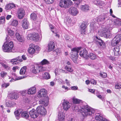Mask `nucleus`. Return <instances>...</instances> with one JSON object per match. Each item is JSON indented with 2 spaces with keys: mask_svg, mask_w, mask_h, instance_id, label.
<instances>
[{
  "mask_svg": "<svg viewBox=\"0 0 121 121\" xmlns=\"http://www.w3.org/2000/svg\"><path fill=\"white\" fill-rule=\"evenodd\" d=\"M48 97L46 96L44 97L43 100H40L39 101V104H41V106L40 105L38 106L36 110L32 109L29 112L30 117L32 118H35L38 116L39 114L45 115L46 114L47 111L43 106L45 107L47 106L48 104Z\"/></svg>",
  "mask_w": 121,
  "mask_h": 121,
  "instance_id": "1",
  "label": "nucleus"
},
{
  "mask_svg": "<svg viewBox=\"0 0 121 121\" xmlns=\"http://www.w3.org/2000/svg\"><path fill=\"white\" fill-rule=\"evenodd\" d=\"M77 110L78 111H80V112L82 113L84 117L92 115L95 112L93 109L88 106L87 105H84L81 107L80 110L79 109H78Z\"/></svg>",
  "mask_w": 121,
  "mask_h": 121,
  "instance_id": "2",
  "label": "nucleus"
},
{
  "mask_svg": "<svg viewBox=\"0 0 121 121\" xmlns=\"http://www.w3.org/2000/svg\"><path fill=\"white\" fill-rule=\"evenodd\" d=\"M81 47H76L71 49V57L73 61L75 63L77 62V59L78 57V53L80 50Z\"/></svg>",
  "mask_w": 121,
  "mask_h": 121,
  "instance_id": "3",
  "label": "nucleus"
},
{
  "mask_svg": "<svg viewBox=\"0 0 121 121\" xmlns=\"http://www.w3.org/2000/svg\"><path fill=\"white\" fill-rule=\"evenodd\" d=\"M14 46L13 43L11 41L9 42H5L4 44L3 45V51L5 52H10L12 51L13 49Z\"/></svg>",
  "mask_w": 121,
  "mask_h": 121,
  "instance_id": "4",
  "label": "nucleus"
},
{
  "mask_svg": "<svg viewBox=\"0 0 121 121\" xmlns=\"http://www.w3.org/2000/svg\"><path fill=\"white\" fill-rule=\"evenodd\" d=\"M110 23L108 26V28L110 30L112 29V27H118L121 26V20L117 19L113 21L111 20Z\"/></svg>",
  "mask_w": 121,
  "mask_h": 121,
  "instance_id": "5",
  "label": "nucleus"
},
{
  "mask_svg": "<svg viewBox=\"0 0 121 121\" xmlns=\"http://www.w3.org/2000/svg\"><path fill=\"white\" fill-rule=\"evenodd\" d=\"M72 3L71 0H61L59 5L61 7L67 8H68Z\"/></svg>",
  "mask_w": 121,
  "mask_h": 121,
  "instance_id": "6",
  "label": "nucleus"
},
{
  "mask_svg": "<svg viewBox=\"0 0 121 121\" xmlns=\"http://www.w3.org/2000/svg\"><path fill=\"white\" fill-rule=\"evenodd\" d=\"M95 41L96 43L99 46L100 48L101 49H104L106 48L105 44L101 38L97 36L96 37Z\"/></svg>",
  "mask_w": 121,
  "mask_h": 121,
  "instance_id": "7",
  "label": "nucleus"
},
{
  "mask_svg": "<svg viewBox=\"0 0 121 121\" xmlns=\"http://www.w3.org/2000/svg\"><path fill=\"white\" fill-rule=\"evenodd\" d=\"M31 69L32 72L33 73H36L44 71L45 69V68L42 66L36 65L35 66H34V67Z\"/></svg>",
  "mask_w": 121,
  "mask_h": 121,
  "instance_id": "8",
  "label": "nucleus"
},
{
  "mask_svg": "<svg viewBox=\"0 0 121 121\" xmlns=\"http://www.w3.org/2000/svg\"><path fill=\"white\" fill-rule=\"evenodd\" d=\"M17 15L19 19H22L25 15V10L22 8H18L17 11Z\"/></svg>",
  "mask_w": 121,
  "mask_h": 121,
  "instance_id": "9",
  "label": "nucleus"
},
{
  "mask_svg": "<svg viewBox=\"0 0 121 121\" xmlns=\"http://www.w3.org/2000/svg\"><path fill=\"white\" fill-rule=\"evenodd\" d=\"M79 51V53L80 56L82 57L86 58L87 57L88 52L85 49H81Z\"/></svg>",
  "mask_w": 121,
  "mask_h": 121,
  "instance_id": "10",
  "label": "nucleus"
},
{
  "mask_svg": "<svg viewBox=\"0 0 121 121\" xmlns=\"http://www.w3.org/2000/svg\"><path fill=\"white\" fill-rule=\"evenodd\" d=\"M37 47L38 48V50L39 49V47L38 46H35V45L33 44H31L30 45V47L28 48V51L29 53L31 54H33L35 52V50L34 47H35V48Z\"/></svg>",
  "mask_w": 121,
  "mask_h": 121,
  "instance_id": "11",
  "label": "nucleus"
},
{
  "mask_svg": "<svg viewBox=\"0 0 121 121\" xmlns=\"http://www.w3.org/2000/svg\"><path fill=\"white\" fill-rule=\"evenodd\" d=\"M69 13L73 15L76 16L78 13L77 9L74 7H71L69 9Z\"/></svg>",
  "mask_w": 121,
  "mask_h": 121,
  "instance_id": "12",
  "label": "nucleus"
},
{
  "mask_svg": "<svg viewBox=\"0 0 121 121\" xmlns=\"http://www.w3.org/2000/svg\"><path fill=\"white\" fill-rule=\"evenodd\" d=\"M105 30H103L102 31V35L104 37L106 38H110L111 37L112 35L110 31L109 30H106V29H105Z\"/></svg>",
  "mask_w": 121,
  "mask_h": 121,
  "instance_id": "13",
  "label": "nucleus"
},
{
  "mask_svg": "<svg viewBox=\"0 0 121 121\" xmlns=\"http://www.w3.org/2000/svg\"><path fill=\"white\" fill-rule=\"evenodd\" d=\"M95 118L97 121H109L105 118H103L101 114L98 113L96 114Z\"/></svg>",
  "mask_w": 121,
  "mask_h": 121,
  "instance_id": "14",
  "label": "nucleus"
},
{
  "mask_svg": "<svg viewBox=\"0 0 121 121\" xmlns=\"http://www.w3.org/2000/svg\"><path fill=\"white\" fill-rule=\"evenodd\" d=\"M18 98V94L15 92L10 93L9 96V98L11 100L17 99Z\"/></svg>",
  "mask_w": 121,
  "mask_h": 121,
  "instance_id": "15",
  "label": "nucleus"
},
{
  "mask_svg": "<svg viewBox=\"0 0 121 121\" xmlns=\"http://www.w3.org/2000/svg\"><path fill=\"white\" fill-rule=\"evenodd\" d=\"M62 104L64 109L66 111L67 110L70 108L69 103L65 99L64 100Z\"/></svg>",
  "mask_w": 121,
  "mask_h": 121,
  "instance_id": "16",
  "label": "nucleus"
},
{
  "mask_svg": "<svg viewBox=\"0 0 121 121\" xmlns=\"http://www.w3.org/2000/svg\"><path fill=\"white\" fill-rule=\"evenodd\" d=\"M55 47V44L53 41H50L48 45V51L50 52L53 50Z\"/></svg>",
  "mask_w": 121,
  "mask_h": 121,
  "instance_id": "17",
  "label": "nucleus"
},
{
  "mask_svg": "<svg viewBox=\"0 0 121 121\" xmlns=\"http://www.w3.org/2000/svg\"><path fill=\"white\" fill-rule=\"evenodd\" d=\"M22 27L25 29H27L29 25V23L28 21L26 19H23L22 22Z\"/></svg>",
  "mask_w": 121,
  "mask_h": 121,
  "instance_id": "18",
  "label": "nucleus"
},
{
  "mask_svg": "<svg viewBox=\"0 0 121 121\" xmlns=\"http://www.w3.org/2000/svg\"><path fill=\"white\" fill-rule=\"evenodd\" d=\"M86 24L83 23H82L80 26V31L82 35H84L85 34L86 28Z\"/></svg>",
  "mask_w": 121,
  "mask_h": 121,
  "instance_id": "19",
  "label": "nucleus"
},
{
  "mask_svg": "<svg viewBox=\"0 0 121 121\" xmlns=\"http://www.w3.org/2000/svg\"><path fill=\"white\" fill-rule=\"evenodd\" d=\"M65 114L62 112H59L58 115V119L59 121H63L65 119Z\"/></svg>",
  "mask_w": 121,
  "mask_h": 121,
  "instance_id": "20",
  "label": "nucleus"
},
{
  "mask_svg": "<svg viewBox=\"0 0 121 121\" xmlns=\"http://www.w3.org/2000/svg\"><path fill=\"white\" fill-rule=\"evenodd\" d=\"M36 92V89L35 86H33L29 89L27 91V93L28 94L33 95Z\"/></svg>",
  "mask_w": 121,
  "mask_h": 121,
  "instance_id": "21",
  "label": "nucleus"
},
{
  "mask_svg": "<svg viewBox=\"0 0 121 121\" xmlns=\"http://www.w3.org/2000/svg\"><path fill=\"white\" fill-rule=\"evenodd\" d=\"M108 19L107 16L105 14L99 16L98 18V21L100 22H103L106 20Z\"/></svg>",
  "mask_w": 121,
  "mask_h": 121,
  "instance_id": "22",
  "label": "nucleus"
},
{
  "mask_svg": "<svg viewBox=\"0 0 121 121\" xmlns=\"http://www.w3.org/2000/svg\"><path fill=\"white\" fill-rule=\"evenodd\" d=\"M5 105L7 107L11 108L16 105V103L13 102L9 101L6 102Z\"/></svg>",
  "mask_w": 121,
  "mask_h": 121,
  "instance_id": "23",
  "label": "nucleus"
},
{
  "mask_svg": "<svg viewBox=\"0 0 121 121\" xmlns=\"http://www.w3.org/2000/svg\"><path fill=\"white\" fill-rule=\"evenodd\" d=\"M46 94L45 90L44 89H41L38 92V95L40 97H44Z\"/></svg>",
  "mask_w": 121,
  "mask_h": 121,
  "instance_id": "24",
  "label": "nucleus"
},
{
  "mask_svg": "<svg viewBox=\"0 0 121 121\" xmlns=\"http://www.w3.org/2000/svg\"><path fill=\"white\" fill-rule=\"evenodd\" d=\"M15 4L13 3H9L7 4L5 6V9L6 10H10L15 7Z\"/></svg>",
  "mask_w": 121,
  "mask_h": 121,
  "instance_id": "25",
  "label": "nucleus"
},
{
  "mask_svg": "<svg viewBox=\"0 0 121 121\" xmlns=\"http://www.w3.org/2000/svg\"><path fill=\"white\" fill-rule=\"evenodd\" d=\"M17 61L22 62V59H20L19 56H18L16 58L11 59L10 62L13 64H16L17 63Z\"/></svg>",
  "mask_w": 121,
  "mask_h": 121,
  "instance_id": "26",
  "label": "nucleus"
},
{
  "mask_svg": "<svg viewBox=\"0 0 121 121\" xmlns=\"http://www.w3.org/2000/svg\"><path fill=\"white\" fill-rule=\"evenodd\" d=\"M33 40L35 41H39V35L35 33H33Z\"/></svg>",
  "mask_w": 121,
  "mask_h": 121,
  "instance_id": "27",
  "label": "nucleus"
},
{
  "mask_svg": "<svg viewBox=\"0 0 121 121\" xmlns=\"http://www.w3.org/2000/svg\"><path fill=\"white\" fill-rule=\"evenodd\" d=\"M81 9L83 11L86 12L89 10V6L87 5H82L81 6Z\"/></svg>",
  "mask_w": 121,
  "mask_h": 121,
  "instance_id": "28",
  "label": "nucleus"
},
{
  "mask_svg": "<svg viewBox=\"0 0 121 121\" xmlns=\"http://www.w3.org/2000/svg\"><path fill=\"white\" fill-rule=\"evenodd\" d=\"M16 37L17 40L21 42H23L24 41V38L20 35L18 33H16Z\"/></svg>",
  "mask_w": 121,
  "mask_h": 121,
  "instance_id": "29",
  "label": "nucleus"
},
{
  "mask_svg": "<svg viewBox=\"0 0 121 121\" xmlns=\"http://www.w3.org/2000/svg\"><path fill=\"white\" fill-rule=\"evenodd\" d=\"M118 43L121 40V34H118L113 39Z\"/></svg>",
  "mask_w": 121,
  "mask_h": 121,
  "instance_id": "30",
  "label": "nucleus"
},
{
  "mask_svg": "<svg viewBox=\"0 0 121 121\" xmlns=\"http://www.w3.org/2000/svg\"><path fill=\"white\" fill-rule=\"evenodd\" d=\"M30 18L31 20L34 21H36L37 18L36 14L35 13H32L30 15Z\"/></svg>",
  "mask_w": 121,
  "mask_h": 121,
  "instance_id": "31",
  "label": "nucleus"
},
{
  "mask_svg": "<svg viewBox=\"0 0 121 121\" xmlns=\"http://www.w3.org/2000/svg\"><path fill=\"white\" fill-rule=\"evenodd\" d=\"M120 50V48L119 46H115L114 48L113 49V51L114 54L117 55L119 54V52Z\"/></svg>",
  "mask_w": 121,
  "mask_h": 121,
  "instance_id": "32",
  "label": "nucleus"
},
{
  "mask_svg": "<svg viewBox=\"0 0 121 121\" xmlns=\"http://www.w3.org/2000/svg\"><path fill=\"white\" fill-rule=\"evenodd\" d=\"M26 66H24L22 67L20 71V74L23 75L26 74Z\"/></svg>",
  "mask_w": 121,
  "mask_h": 121,
  "instance_id": "33",
  "label": "nucleus"
},
{
  "mask_svg": "<svg viewBox=\"0 0 121 121\" xmlns=\"http://www.w3.org/2000/svg\"><path fill=\"white\" fill-rule=\"evenodd\" d=\"M21 116L22 117L26 119H27L29 116L28 114L26 112H21Z\"/></svg>",
  "mask_w": 121,
  "mask_h": 121,
  "instance_id": "34",
  "label": "nucleus"
},
{
  "mask_svg": "<svg viewBox=\"0 0 121 121\" xmlns=\"http://www.w3.org/2000/svg\"><path fill=\"white\" fill-rule=\"evenodd\" d=\"M21 111L19 112V110H17L14 112V114L16 119L18 120L20 118V114H21Z\"/></svg>",
  "mask_w": 121,
  "mask_h": 121,
  "instance_id": "35",
  "label": "nucleus"
},
{
  "mask_svg": "<svg viewBox=\"0 0 121 121\" xmlns=\"http://www.w3.org/2000/svg\"><path fill=\"white\" fill-rule=\"evenodd\" d=\"M73 101L74 103L76 104H78L82 102V100L75 98H73Z\"/></svg>",
  "mask_w": 121,
  "mask_h": 121,
  "instance_id": "36",
  "label": "nucleus"
},
{
  "mask_svg": "<svg viewBox=\"0 0 121 121\" xmlns=\"http://www.w3.org/2000/svg\"><path fill=\"white\" fill-rule=\"evenodd\" d=\"M95 4L97 5L102 6L104 4L103 1L101 0H96L95 2Z\"/></svg>",
  "mask_w": 121,
  "mask_h": 121,
  "instance_id": "37",
  "label": "nucleus"
},
{
  "mask_svg": "<svg viewBox=\"0 0 121 121\" xmlns=\"http://www.w3.org/2000/svg\"><path fill=\"white\" fill-rule=\"evenodd\" d=\"M89 58L92 60H94L97 58V56L95 54L91 53L89 56Z\"/></svg>",
  "mask_w": 121,
  "mask_h": 121,
  "instance_id": "38",
  "label": "nucleus"
},
{
  "mask_svg": "<svg viewBox=\"0 0 121 121\" xmlns=\"http://www.w3.org/2000/svg\"><path fill=\"white\" fill-rule=\"evenodd\" d=\"M65 69L67 71L71 72L73 71V69L69 66L66 65L65 67Z\"/></svg>",
  "mask_w": 121,
  "mask_h": 121,
  "instance_id": "39",
  "label": "nucleus"
},
{
  "mask_svg": "<svg viewBox=\"0 0 121 121\" xmlns=\"http://www.w3.org/2000/svg\"><path fill=\"white\" fill-rule=\"evenodd\" d=\"M1 64L4 67V68L7 70H9L10 69V67L8 65H7L3 63H1Z\"/></svg>",
  "mask_w": 121,
  "mask_h": 121,
  "instance_id": "40",
  "label": "nucleus"
},
{
  "mask_svg": "<svg viewBox=\"0 0 121 121\" xmlns=\"http://www.w3.org/2000/svg\"><path fill=\"white\" fill-rule=\"evenodd\" d=\"M18 24V21L17 20H14L12 21L11 25L14 26H16Z\"/></svg>",
  "mask_w": 121,
  "mask_h": 121,
  "instance_id": "41",
  "label": "nucleus"
},
{
  "mask_svg": "<svg viewBox=\"0 0 121 121\" xmlns=\"http://www.w3.org/2000/svg\"><path fill=\"white\" fill-rule=\"evenodd\" d=\"M40 63L42 65H44L49 64V62L46 59H44Z\"/></svg>",
  "mask_w": 121,
  "mask_h": 121,
  "instance_id": "42",
  "label": "nucleus"
},
{
  "mask_svg": "<svg viewBox=\"0 0 121 121\" xmlns=\"http://www.w3.org/2000/svg\"><path fill=\"white\" fill-rule=\"evenodd\" d=\"M44 78L45 79H48L50 78V76L49 73L47 72H46L44 73Z\"/></svg>",
  "mask_w": 121,
  "mask_h": 121,
  "instance_id": "43",
  "label": "nucleus"
},
{
  "mask_svg": "<svg viewBox=\"0 0 121 121\" xmlns=\"http://www.w3.org/2000/svg\"><path fill=\"white\" fill-rule=\"evenodd\" d=\"M111 44L112 46H114L118 45V43L113 39L111 41Z\"/></svg>",
  "mask_w": 121,
  "mask_h": 121,
  "instance_id": "44",
  "label": "nucleus"
},
{
  "mask_svg": "<svg viewBox=\"0 0 121 121\" xmlns=\"http://www.w3.org/2000/svg\"><path fill=\"white\" fill-rule=\"evenodd\" d=\"M5 18L4 17H0V24H3L5 23Z\"/></svg>",
  "mask_w": 121,
  "mask_h": 121,
  "instance_id": "45",
  "label": "nucleus"
},
{
  "mask_svg": "<svg viewBox=\"0 0 121 121\" xmlns=\"http://www.w3.org/2000/svg\"><path fill=\"white\" fill-rule=\"evenodd\" d=\"M115 88L117 89H119L121 88V83H117L115 86Z\"/></svg>",
  "mask_w": 121,
  "mask_h": 121,
  "instance_id": "46",
  "label": "nucleus"
},
{
  "mask_svg": "<svg viewBox=\"0 0 121 121\" xmlns=\"http://www.w3.org/2000/svg\"><path fill=\"white\" fill-rule=\"evenodd\" d=\"M33 34H30L28 35L27 37V39L29 40H33Z\"/></svg>",
  "mask_w": 121,
  "mask_h": 121,
  "instance_id": "47",
  "label": "nucleus"
},
{
  "mask_svg": "<svg viewBox=\"0 0 121 121\" xmlns=\"http://www.w3.org/2000/svg\"><path fill=\"white\" fill-rule=\"evenodd\" d=\"M45 3L47 4H52L54 2V0H44Z\"/></svg>",
  "mask_w": 121,
  "mask_h": 121,
  "instance_id": "48",
  "label": "nucleus"
},
{
  "mask_svg": "<svg viewBox=\"0 0 121 121\" xmlns=\"http://www.w3.org/2000/svg\"><path fill=\"white\" fill-rule=\"evenodd\" d=\"M8 33L9 35H10V36H13L14 34V31L11 30H9L8 31Z\"/></svg>",
  "mask_w": 121,
  "mask_h": 121,
  "instance_id": "49",
  "label": "nucleus"
},
{
  "mask_svg": "<svg viewBox=\"0 0 121 121\" xmlns=\"http://www.w3.org/2000/svg\"><path fill=\"white\" fill-rule=\"evenodd\" d=\"M100 76L102 77L105 78L107 77V74L106 73L103 72H102L100 73Z\"/></svg>",
  "mask_w": 121,
  "mask_h": 121,
  "instance_id": "50",
  "label": "nucleus"
},
{
  "mask_svg": "<svg viewBox=\"0 0 121 121\" xmlns=\"http://www.w3.org/2000/svg\"><path fill=\"white\" fill-rule=\"evenodd\" d=\"M9 85V83H4L1 86L5 88L8 86Z\"/></svg>",
  "mask_w": 121,
  "mask_h": 121,
  "instance_id": "51",
  "label": "nucleus"
},
{
  "mask_svg": "<svg viewBox=\"0 0 121 121\" xmlns=\"http://www.w3.org/2000/svg\"><path fill=\"white\" fill-rule=\"evenodd\" d=\"M7 73L4 71L1 72L0 73L1 76L2 77H3L4 76H6L7 75Z\"/></svg>",
  "mask_w": 121,
  "mask_h": 121,
  "instance_id": "52",
  "label": "nucleus"
},
{
  "mask_svg": "<svg viewBox=\"0 0 121 121\" xmlns=\"http://www.w3.org/2000/svg\"><path fill=\"white\" fill-rule=\"evenodd\" d=\"M49 27L50 28L52 29V31L53 33H56V32H55L54 30V27L52 25L50 24Z\"/></svg>",
  "mask_w": 121,
  "mask_h": 121,
  "instance_id": "53",
  "label": "nucleus"
},
{
  "mask_svg": "<svg viewBox=\"0 0 121 121\" xmlns=\"http://www.w3.org/2000/svg\"><path fill=\"white\" fill-rule=\"evenodd\" d=\"M91 83L93 84H95L96 83V81L94 79H92L90 81Z\"/></svg>",
  "mask_w": 121,
  "mask_h": 121,
  "instance_id": "54",
  "label": "nucleus"
},
{
  "mask_svg": "<svg viewBox=\"0 0 121 121\" xmlns=\"http://www.w3.org/2000/svg\"><path fill=\"white\" fill-rule=\"evenodd\" d=\"M71 89L73 90H75L78 89V87L76 86H73L71 87Z\"/></svg>",
  "mask_w": 121,
  "mask_h": 121,
  "instance_id": "55",
  "label": "nucleus"
},
{
  "mask_svg": "<svg viewBox=\"0 0 121 121\" xmlns=\"http://www.w3.org/2000/svg\"><path fill=\"white\" fill-rule=\"evenodd\" d=\"M10 39L9 36H7L6 37V41L5 42H9V41H10Z\"/></svg>",
  "mask_w": 121,
  "mask_h": 121,
  "instance_id": "56",
  "label": "nucleus"
},
{
  "mask_svg": "<svg viewBox=\"0 0 121 121\" xmlns=\"http://www.w3.org/2000/svg\"><path fill=\"white\" fill-rule=\"evenodd\" d=\"M59 49L57 48L56 50L55 51L57 55H59V54H60L61 53V52L60 51H59Z\"/></svg>",
  "mask_w": 121,
  "mask_h": 121,
  "instance_id": "57",
  "label": "nucleus"
},
{
  "mask_svg": "<svg viewBox=\"0 0 121 121\" xmlns=\"http://www.w3.org/2000/svg\"><path fill=\"white\" fill-rule=\"evenodd\" d=\"M96 96H97V97L99 98L100 99L102 100L103 99V97L102 96L100 95H98L97 94L96 95Z\"/></svg>",
  "mask_w": 121,
  "mask_h": 121,
  "instance_id": "58",
  "label": "nucleus"
},
{
  "mask_svg": "<svg viewBox=\"0 0 121 121\" xmlns=\"http://www.w3.org/2000/svg\"><path fill=\"white\" fill-rule=\"evenodd\" d=\"M26 77V76H24L23 77L21 76L20 77H19L17 78V80H20L22 79L23 78H25Z\"/></svg>",
  "mask_w": 121,
  "mask_h": 121,
  "instance_id": "59",
  "label": "nucleus"
},
{
  "mask_svg": "<svg viewBox=\"0 0 121 121\" xmlns=\"http://www.w3.org/2000/svg\"><path fill=\"white\" fill-rule=\"evenodd\" d=\"M89 91L92 93H94L95 92V90L93 89H89Z\"/></svg>",
  "mask_w": 121,
  "mask_h": 121,
  "instance_id": "60",
  "label": "nucleus"
},
{
  "mask_svg": "<svg viewBox=\"0 0 121 121\" xmlns=\"http://www.w3.org/2000/svg\"><path fill=\"white\" fill-rule=\"evenodd\" d=\"M22 58L24 60H26L27 59V58L26 57V56L24 55L22 56Z\"/></svg>",
  "mask_w": 121,
  "mask_h": 121,
  "instance_id": "61",
  "label": "nucleus"
},
{
  "mask_svg": "<svg viewBox=\"0 0 121 121\" xmlns=\"http://www.w3.org/2000/svg\"><path fill=\"white\" fill-rule=\"evenodd\" d=\"M67 22L68 23H69L71 22V20L70 18H68L67 19Z\"/></svg>",
  "mask_w": 121,
  "mask_h": 121,
  "instance_id": "62",
  "label": "nucleus"
},
{
  "mask_svg": "<svg viewBox=\"0 0 121 121\" xmlns=\"http://www.w3.org/2000/svg\"><path fill=\"white\" fill-rule=\"evenodd\" d=\"M65 39L66 40H68L69 39V36L68 35H65Z\"/></svg>",
  "mask_w": 121,
  "mask_h": 121,
  "instance_id": "63",
  "label": "nucleus"
},
{
  "mask_svg": "<svg viewBox=\"0 0 121 121\" xmlns=\"http://www.w3.org/2000/svg\"><path fill=\"white\" fill-rule=\"evenodd\" d=\"M11 17V15H8L6 17V19L7 20H9Z\"/></svg>",
  "mask_w": 121,
  "mask_h": 121,
  "instance_id": "64",
  "label": "nucleus"
}]
</instances>
